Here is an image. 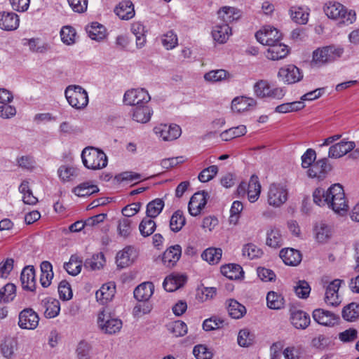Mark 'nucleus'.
<instances>
[{"instance_id":"23","label":"nucleus","mask_w":359,"mask_h":359,"mask_svg":"<svg viewBox=\"0 0 359 359\" xmlns=\"http://www.w3.org/2000/svg\"><path fill=\"white\" fill-rule=\"evenodd\" d=\"M154 291V285L151 282H145L139 285L134 290V297L138 302H146L150 299Z\"/></svg>"},{"instance_id":"28","label":"nucleus","mask_w":359,"mask_h":359,"mask_svg":"<svg viewBox=\"0 0 359 359\" xmlns=\"http://www.w3.org/2000/svg\"><path fill=\"white\" fill-rule=\"evenodd\" d=\"M330 166L326 158H322L315 162L308 170V175L310 177L323 178Z\"/></svg>"},{"instance_id":"58","label":"nucleus","mask_w":359,"mask_h":359,"mask_svg":"<svg viewBox=\"0 0 359 359\" xmlns=\"http://www.w3.org/2000/svg\"><path fill=\"white\" fill-rule=\"evenodd\" d=\"M255 339V335L248 329L241 330L238 334V344L243 347L251 345Z\"/></svg>"},{"instance_id":"7","label":"nucleus","mask_w":359,"mask_h":359,"mask_svg":"<svg viewBox=\"0 0 359 359\" xmlns=\"http://www.w3.org/2000/svg\"><path fill=\"white\" fill-rule=\"evenodd\" d=\"M288 198V189L286 185L280 183L271 184L268 190L267 203L274 208L283 205Z\"/></svg>"},{"instance_id":"8","label":"nucleus","mask_w":359,"mask_h":359,"mask_svg":"<svg viewBox=\"0 0 359 359\" xmlns=\"http://www.w3.org/2000/svg\"><path fill=\"white\" fill-rule=\"evenodd\" d=\"M151 100L148 91L144 88H133L127 90L123 96L126 104L131 106L144 105Z\"/></svg>"},{"instance_id":"1","label":"nucleus","mask_w":359,"mask_h":359,"mask_svg":"<svg viewBox=\"0 0 359 359\" xmlns=\"http://www.w3.org/2000/svg\"><path fill=\"white\" fill-rule=\"evenodd\" d=\"M313 201L319 206L327 205L335 212L343 214L347 212L348 205L342 186L335 184L327 191L317 188L313 193Z\"/></svg>"},{"instance_id":"2","label":"nucleus","mask_w":359,"mask_h":359,"mask_svg":"<svg viewBox=\"0 0 359 359\" xmlns=\"http://www.w3.org/2000/svg\"><path fill=\"white\" fill-rule=\"evenodd\" d=\"M313 201L319 206L327 205L335 212L343 214L347 212L348 205L342 186L335 184L327 191L317 188L313 193Z\"/></svg>"},{"instance_id":"34","label":"nucleus","mask_w":359,"mask_h":359,"mask_svg":"<svg viewBox=\"0 0 359 359\" xmlns=\"http://www.w3.org/2000/svg\"><path fill=\"white\" fill-rule=\"evenodd\" d=\"M88 36L95 41H101L106 37L105 27L97 22H92L86 27Z\"/></svg>"},{"instance_id":"57","label":"nucleus","mask_w":359,"mask_h":359,"mask_svg":"<svg viewBox=\"0 0 359 359\" xmlns=\"http://www.w3.org/2000/svg\"><path fill=\"white\" fill-rule=\"evenodd\" d=\"M15 297V286L12 283L6 284L0 290V302H9Z\"/></svg>"},{"instance_id":"56","label":"nucleus","mask_w":359,"mask_h":359,"mask_svg":"<svg viewBox=\"0 0 359 359\" xmlns=\"http://www.w3.org/2000/svg\"><path fill=\"white\" fill-rule=\"evenodd\" d=\"M313 61L318 64L330 62L328 46L319 48L313 53Z\"/></svg>"},{"instance_id":"47","label":"nucleus","mask_w":359,"mask_h":359,"mask_svg":"<svg viewBox=\"0 0 359 359\" xmlns=\"http://www.w3.org/2000/svg\"><path fill=\"white\" fill-rule=\"evenodd\" d=\"M164 202L161 198H156L149 202L147 205V215L150 218L156 217L162 211Z\"/></svg>"},{"instance_id":"49","label":"nucleus","mask_w":359,"mask_h":359,"mask_svg":"<svg viewBox=\"0 0 359 359\" xmlns=\"http://www.w3.org/2000/svg\"><path fill=\"white\" fill-rule=\"evenodd\" d=\"M271 86L266 80H259L254 84L255 95L259 98H268Z\"/></svg>"},{"instance_id":"9","label":"nucleus","mask_w":359,"mask_h":359,"mask_svg":"<svg viewBox=\"0 0 359 359\" xmlns=\"http://www.w3.org/2000/svg\"><path fill=\"white\" fill-rule=\"evenodd\" d=\"M278 77L284 83L290 85L300 81L303 79V73L297 67L290 64L279 69Z\"/></svg>"},{"instance_id":"20","label":"nucleus","mask_w":359,"mask_h":359,"mask_svg":"<svg viewBox=\"0 0 359 359\" xmlns=\"http://www.w3.org/2000/svg\"><path fill=\"white\" fill-rule=\"evenodd\" d=\"M19 16L13 12L0 13V27L6 31L16 29L19 27Z\"/></svg>"},{"instance_id":"51","label":"nucleus","mask_w":359,"mask_h":359,"mask_svg":"<svg viewBox=\"0 0 359 359\" xmlns=\"http://www.w3.org/2000/svg\"><path fill=\"white\" fill-rule=\"evenodd\" d=\"M342 317L347 321H354L359 317V306L351 303L343 309Z\"/></svg>"},{"instance_id":"19","label":"nucleus","mask_w":359,"mask_h":359,"mask_svg":"<svg viewBox=\"0 0 359 359\" xmlns=\"http://www.w3.org/2000/svg\"><path fill=\"white\" fill-rule=\"evenodd\" d=\"M137 257V252L132 246L126 247L122 251L117 253L116 264L120 268H125L130 265Z\"/></svg>"},{"instance_id":"10","label":"nucleus","mask_w":359,"mask_h":359,"mask_svg":"<svg viewBox=\"0 0 359 359\" xmlns=\"http://www.w3.org/2000/svg\"><path fill=\"white\" fill-rule=\"evenodd\" d=\"M39 322V315L31 308L25 309L19 313L18 325L22 329L34 330Z\"/></svg>"},{"instance_id":"31","label":"nucleus","mask_w":359,"mask_h":359,"mask_svg":"<svg viewBox=\"0 0 359 359\" xmlns=\"http://www.w3.org/2000/svg\"><path fill=\"white\" fill-rule=\"evenodd\" d=\"M231 34V28L226 23L217 25L213 27L212 36L219 43H225Z\"/></svg>"},{"instance_id":"45","label":"nucleus","mask_w":359,"mask_h":359,"mask_svg":"<svg viewBox=\"0 0 359 359\" xmlns=\"http://www.w3.org/2000/svg\"><path fill=\"white\" fill-rule=\"evenodd\" d=\"M293 21L299 25H305L309 20V12L302 7L293 6L290 10Z\"/></svg>"},{"instance_id":"26","label":"nucleus","mask_w":359,"mask_h":359,"mask_svg":"<svg viewBox=\"0 0 359 359\" xmlns=\"http://www.w3.org/2000/svg\"><path fill=\"white\" fill-rule=\"evenodd\" d=\"M291 323L297 329L304 330L311 323L310 316L301 310L294 311L290 317Z\"/></svg>"},{"instance_id":"22","label":"nucleus","mask_w":359,"mask_h":359,"mask_svg":"<svg viewBox=\"0 0 359 359\" xmlns=\"http://www.w3.org/2000/svg\"><path fill=\"white\" fill-rule=\"evenodd\" d=\"M114 13L120 19L128 20L135 16L133 4L130 0L122 1L114 8Z\"/></svg>"},{"instance_id":"48","label":"nucleus","mask_w":359,"mask_h":359,"mask_svg":"<svg viewBox=\"0 0 359 359\" xmlns=\"http://www.w3.org/2000/svg\"><path fill=\"white\" fill-rule=\"evenodd\" d=\"M186 219L181 210L175 211L170 220V229L174 232L180 231L184 226Z\"/></svg>"},{"instance_id":"40","label":"nucleus","mask_w":359,"mask_h":359,"mask_svg":"<svg viewBox=\"0 0 359 359\" xmlns=\"http://www.w3.org/2000/svg\"><path fill=\"white\" fill-rule=\"evenodd\" d=\"M266 303L270 309L278 310L284 307L285 299L280 294L270 291L266 295Z\"/></svg>"},{"instance_id":"14","label":"nucleus","mask_w":359,"mask_h":359,"mask_svg":"<svg viewBox=\"0 0 359 359\" xmlns=\"http://www.w3.org/2000/svg\"><path fill=\"white\" fill-rule=\"evenodd\" d=\"M340 285L341 280L335 279L327 286L325 297V302L327 304L337 306L341 303L338 293Z\"/></svg>"},{"instance_id":"63","label":"nucleus","mask_w":359,"mask_h":359,"mask_svg":"<svg viewBox=\"0 0 359 359\" xmlns=\"http://www.w3.org/2000/svg\"><path fill=\"white\" fill-rule=\"evenodd\" d=\"M193 353L197 359H211L213 355L212 351L203 344L195 346Z\"/></svg>"},{"instance_id":"17","label":"nucleus","mask_w":359,"mask_h":359,"mask_svg":"<svg viewBox=\"0 0 359 359\" xmlns=\"http://www.w3.org/2000/svg\"><path fill=\"white\" fill-rule=\"evenodd\" d=\"M355 147L354 142L342 140L330 147L328 156L334 158H340L353 150Z\"/></svg>"},{"instance_id":"25","label":"nucleus","mask_w":359,"mask_h":359,"mask_svg":"<svg viewBox=\"0 0 359 359\" xmlns=\"http://www.w3.org/2000/svg\"><path fill=\"white\" fill-rule=\"evenodd\" d=\"M187 281V277L180 274H172L166 277L163 286L168 292H174L182 287Z\"/></svg>"},{"instance_id":"41","label":"nucleus","mask_w":359,"mask_h":359,"mask_svg":"<svg viewBox=\"0 0 359 359\" xmlns=\"http://www.w3.org/2000/svg\"><path fill=\"white\" fill-rule=\"evenodd\" d=\"M227 311L229 315L235 319H239L246 313L245 307L234 299L229 301Z\"/></svg>"},{"instance_id":"61","label":"nucleus","mask_w":359,"mask_h":359,"mask_svg":"<svg viewBox=\"0 0 359 359\" xmlns=\"http://www.w3.org/2000/svg\"><path fill=\"white\" fill-rule=\"evenodd\" d=\"M104 262L103 254L96 255H93L92 258L86 259L84 266L91 270H97L103 266Z\"/></svg>"},{"instance_id":"33","label":"nucleus","mask_w":359,"mask_h":359,"mask_svg":"<svg viewBox=\"0 0 359 359\" xmlns=\"http://www.w3.org/2000/svg\"><path fill=\"white\" fill-rule=\"evenodd\" d=\"M261 193V185L259 178L257 175H252L248 185V200L251 203L257 201Z\"/></svg>"},{"instance_id":"15","label":"nucleus","mask_w":359,"mask_h":359,"mask_svg":"<svg viewBox=\"0 0 359 359\" xmlns=\"http://www.w3.org/2000/svg\"><path fill=\"white\" fill-rule=\"evenodd\" d=\"M116 293V285L114 282H108L103 284L96 292L95 297L97 301L102 304H107L111 302Z\"/></svg>"},{"instance_id":"43","label":"nucleus","mask_w":359,"mask_h":359,"mask_svg":"<svg viewBox=\"0 0 359 359\" xmlns=\"http://www.w3.org/2000/svg\"><path fill=\"white\" fill-rule=\"evenodd\" d=\"M266 243L273 248H280L283 245V238L279 229L272 228L266 233Z\"/></svg>"},{"instance_id":"55","label":"nucleus","mask_w":359,"mask_h":359,"mask_svg":"<svg viewBox=\"0 0 359 359\" xmlns=\"http://www.w3.org/2000/svg\"><path fill=\"white\" fill-rule=\"evenodd\" d=\"M242 255L249 259H253L261 257L262 251L255 244L248 243L243 247Z\"/></svg>"},{"instance_id":"29","label":"nucleus","mask_w":359,"mask_h":359,"mask_svg":"<svg viewBox=\"0 0 359 359\" xmlns=\"http://www.w3.org/2000/svg\"><path fill=\"white\" fill-rule=\"evenodd\" d=\"M152 114L153 110L147 105L135 107L133 109V119L138 123L149 122Z\"/></svg>"},{"instance_id":"30","label":"nucleus","mask_w":359,"mask_h":359,"mask_svg":"<svg viewBox=\"0 0 359 359\" xmlns=\"http://www.w3.org/2000/svg\"><path fill=\"white\" fill-rule=\"evenodd\" d=\"M45 307L44 315L47 318H53L57 316L60 311V302L54 298L48 297L42 301Z\"/></svg>"},{"instance_id":"27","label":"nucleus","mask_w":359,"mask_h":359,"mask_svg":"<svg viewBox=\"0 0 359 359\" xmlns=\"http://www.w3.org/2000/svg\"><path fill=\"white\" fill-rule=\"evenodd\" d=\"M257 104V101L248 97H237L231 102V109L233 111L238 113L247 111L250 107H255Z\"/></svg>"},{"instance_id":"24","label":"nucleus","mask_w":359,"mask_h":359,"mask_svg":"<svg viewBox=\"0 0 359 359\" xmlns=\"http://www.w3.org/2000/svg\"><path fill=\"white\" fill-rule=\"evenodd\" d=\"M280 257L286 265L289 266H297L302 261V254L294 248L282 249L280 252Z\"/></svg>"},{"instance_id":"4","label":"nucleus","mask_w":359,"mask_h":359,"mask_svg":"<svg viewBox=\"0 0 359 359\" xmlns=\"http://www.w3.org/2000/svg\"><path fill=\"white\" fill-rule=\"evenodd\" d=\"M81 158L83 165L88 169H102L105 168L107 165V157L106 154L102 150L95 147H87L84 149L81 154Z\"/></svg>"},{"instance_id":"59","label":"nucleus","mask_w":359,"mask_h":359,"mask_svg":"<svg viewBox=\"0 0 359 359\" xmlns=\"http://www.w3.org/2000/svg\"><path fill=\"white\" fill-rule=\"evenodd\" d=\"M132 220L129 218H122L118 224V235L124 238H128L132 231Z\"/></svg>"},{"instance_id":"36","label":"nucleus","mask_w":359,"mask_h":359,"mask_svg":"<svg viewBox=\"0 0 359 359\" xmlns=\"http://www.w3.org/2000/svg\"><path fill=\"white\" fill-rule=\"evenodd\" d=\"M221 273L230 280H236L243 276V271L240 265L229 264L221 267Z\"/></svg>"},{"instance_id":"64","label":"nucleus","mask_w":359,"mask_h":359,"mask_svg":"<svg viewBox=\"0 0 359 359\" xmlns=\"http://www.w3.org/2000/svg\"><path fill=\"white\" fill-rule=\"evenodd\" d=\"M152 306L149 302H139L133 308V314L135 318H140L151 311Z\"/></svg>"},{"instance_id":"42","label":"nucleus","mask_w":359,"mask_h":359,"mask_svg":"<svg viewBox=\"0 0 359 359\" xmlns=\"http://www.w3.org/2000/svg\"><path fill=\"white\" fill-rule=\"evenodd\" d=\"M305 107V104L301 101H294L291 102L283 103L275 108V112L280 114H286L298 111Z\"/></svg>"},{"instance_id":"52","label":"nucleus","mask_w":359,"mask_h":359,"mask_svg":"<svg viewBox=\"0 0 359 359\" xmlns=\"http://www.w3.org/2000/svg\"><path fill=\"white\" fill-rule=\"evenodd\" d=\"M161 43L165 49L172 50L178 45L177 36L172 30H170L162 35Z\"/></svg>"},{"instance_id":"12","label":"nucleus","mask_w":359,"mask_h":359,"mask_svg":"<svg viewBox=\"0 0 359 359\" xmlns=\"http://www.w3.org/2000/svg\"><path fill=\"white\" fill-rule=\"evenodd\" d=\"M155 134L164 141H172L177 139L182 133L181 128L176 124H160L154 128Z\"/></svg>"},{"instance_id":"3","label":"nucleus","mask_w":359,"mask_h":359,"mask_svg":"<svg viewBox=\"0 0 359 359\" xmlns=\"http://www.w3.org/2000/svg\"><path fill=\"white\" fill-rule=\"evenodd\" d=\"M325 15L331 19L337 20L339 24L350 25L355 20V13L348 11L344 5L336 1H330L324 6Z\"/></svg>"},{"instance_id":"60","label":"nucleus","mask_w":359,"mask_h":359,"mask_svg":"<svg viewBox=\"0 0 359 359\" xmlns=\"http://www.w3.org/2000/svg\"><path fill=\"white\" fill-rule=\"evenodd\" d=\"M218 172V167L217 165H210L204 168L198 175V179L201 182H208L212 180Z\"/></svg>"},{"instance_id":"38","label":"nucleus","mask_w":359,"mask_h":359,"mask_svg":"<svg viewBox=\"0 0 359 359\" xmlns=\"http://www.w3.org/2000/svg\"><path fill=\"white\" fill-rule=\"evenodd\" d=\"M82 259L76 255L71 256L69 261L64 264V269L71 276L78 275L82 268Z\"/></svg>"},{"instance_id":"5","label":"nucleus","mask_w":359,"mask_h":359,"mask_svg":"<svg viewBox=\"0 0 359 359\" xmlns=\"http://www.w3.org/2000/svg\"><path fill=\"white\" fill-rule=\"evenodd\" d=\"M97 325L104 334H114L121 330L122 321L112 316L108 309L103 308L97 316Z\"/></svg>"},{"instance_id":"62","label":"nucleus","mask_w":359,"mask_h":359,"mask_svg":"<svg viewBox=\"0 0 359 359\" xmlns=\"http://www.w3.org/2000/svg\"><path fill=\"white\" fill-rule=\"evenodd\" d=\"M168 329L176 337L184 336L187 332V325L181 320H176L170 323Z\"/></svg>"},{"instance_id":"18","label":"nucleus","mask_w":359,"mask_h":359,"mask_svg":"<svg viewBox=\"0 0 359 359\" xmlns=\"http://www.w3.org/2000/svg\"><path fill=\"white\" fill-rule=\"evenodd\" d=\"M20 281L24 290L34 291L36 288L35 269L33 266H25L20 275Z\"/></svg>"},{"instance_id":"35","label":"nucleus","mask_w":359,"mask_h":359,"mask_svg":"<svg viewBox=\"0 0 359 359\" xmlns=\"http://www.w3.org/2000/svg\"><path fill=\"white\" fill-rule=\"evenodd\" d=\"M41 277L40 282L43 287H48L53 278V266L50 262L43 261L41 264Z\"/></svg>"},{"instance_id":"53","label":"nucleus","mask_w":359,"mask_h":359,"mask_svg":"<svg viewBox=\"0 0 359 359\" xmlns=\"http://www.w3.org/2000/svg\"><path fill=\"white\" fill-rule=\"evenodd\" d=\"M230 74L224 69L212 70L204 75V79L210 82H219L222 81L229 77Z\"/></svg>"},{"instance_id":"11","label":"nucleus","mask_w":359,"mask_h":359,"mask_svg":"<svg viewBox=\"0 0 359 359\" xmlns=\"http://www.w3.org/2000/svg\"><path fill=\"white\" fill-rule=\"evenodd\" d=\"M257 40L263 45L271 46L280 41L282 34L279 31L272 27L268 26L258 31L255 34Z\"/></svg>"},{"instance_id":"50","label":"nucleus","mask_w":359,"mask_h":359,"mask_svg":"<svg viewBox=\"0 0 359 359\" xmlns=\"http://www.w3.org/2000/svg\"><path fill=\"white\" fill-rule=\"evenodd\" d=\"M156 228V222L150 217L144 218L139 225L141 235L147 237L151 235Z\"/></svg>"},{"instance_id":"44","label":"nucleus","mask_w":359,"mask_h":359,"mask_svg":"<svg viewBox=\"0 0 359 359\" xmlns=\"http://www.w3.org/2000/svg\"><path fill=\"white\" fill-rule=\"evenodd\" d=\"M247 133L245 126L240 125L236 127H232L223 131L220 134V137L224 141H229L236 137L244 135Z\"/></svg>"},{"instance_id":"54","label":"nucleus","mask_w":359,"mask_h":359,"mask_svg":"<svg viewBox=\"0 0 359 359\" xmlns=\"http://www.w3.org/2000/svg\"><path fill=\"white\" fill-rule=\"evenodd\" d=\"M76 35V30L71 26H64L60 31L61 40L67 45H72L75 43Z\"/></svg>"},{"instance_id":"37","label":"nucleus","mask_w":359,"mask_h":359,"mask_svg":"<svg viewBox=\"0 0 359 359\" xmlns=\"http://www.w3.org/2000/svg\"><path fill=\"white\" fill-rule=\"evenodd\" d=\"M72 191L79 197H85L98 192L99 188L90 182H85L74 187Z\"/></svg>"},{"instance_id":"46","label":"nucleus","mask_w":359,"mask_h":359,"mask_svg":"<svg viewBox=\"0 0 359 359\" xmlns=\"http://www.w3.org/2000/svg\"><path fill=\"white\" fill-rule=\"evenodd\" d=\"M222 250L221 248H209L203 251L201 257L210 264H216L221 259Z\"/></svg>"},{"instance_id":"6","label":"nucleus","mask_w":359,"mask_h":359,"mask_svg":"<svg viewBox=\"0 0 359 359\" xmlns=\"http://www.w3.org/2000/svg\"><path fill=\"white\" fill-rule=\"evenodd\" d=\"M65 95L68 103L75 109H83L88 104V93L80 86H69L65 91Z\"/></svg>"},{"instance_id":"13","label":"nucleus","mask_w":359,"mask_h":359,"mask_svg":"<svg viewBox=\"0 0 359 359\" xmlns=\"http://www.w3.org/2000/svg\"><path fill=\"white\" fill-rule=\"evenodd\" d=\"M313 320L324 326H333L337 323L338 317L333 312L323 309H316L312 313Z\"/></svg>"},{"instance_id":"21","label":"nucleus","mask_w":359,"mask_h":359,"mask_svg":"<svg viewBox=\"0 0 359 359\" xmlns=\"http://www.w3.org/2000/svg\"><path fill=\"white\" fill-rule=\"evenodd\" d=\"M288 53V47L279 41L269 46L266 57L271 60H278L285 57Z\"/></svg>"},{"instance_id":"32","label":"nucleus","mask_w":359,"mask_h":359,"mask_svg":"<svg viewBox=\"0 0 359 359\" xmlns=\"http://www.w3.org/2000/svg\"><path fill=\"white\" fill-rule=\"evenodd\" d=\"M219 18L229 25V22L240 18L241 11L234 7L224 6L218 11Z\"/></svg>"},{"instance_id":"39","label":"nucleus","mask_w":359,"mask_h":359,"mask_svg":"<svg viewBox=\"0 0 359 359\" xmlns=\"http://www.w3.org/2000/svg\"><path fill=\"white\" fill-rule=\"evenodd\" d=\"M316 238L320 243L327 242L332 236V228L327 224L320 222L314 229Z\"/></svg>"},{"instance_id":"16","label":"nucleus","mask_w":359,"mask_h":359,"mask_svg":"<svg viewBox=\"0 0 359 359\" xmlns=\"http://www.w3.org/2000/svg\"><path fill=\"white\" fill-rule=\"evenodd\" d=\"M182 255V248L175 245L168 248L163 254L162 262L165 266L172 268L179 261Z\"/></svg>"}]
</instances>
